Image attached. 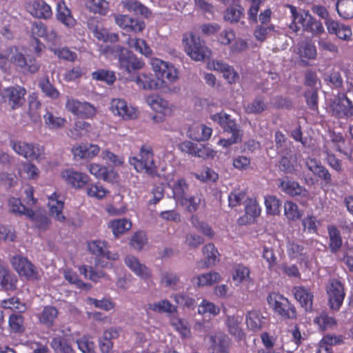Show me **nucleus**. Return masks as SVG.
I'll use <instances>...</instances> for the list:
<instances>
[{"label":"nucleus","instance_id":"obj_1","mask_svg":"<svg viewBox=\"0 0 353 353\" xmlns=\"http://www.w3.org/2000/svg\"><path fill=\"white\" fill-rule=\"evenodd\" d=\"M11 65L24 74H34L41 67L39 62L34 57H26L14 46L0 49V68L3 72H7Z\"/></svg>","mask_w":353,"mask_h":353},{"label":"nucleus","instance_id":"obj_2","mask_svg":"<svg viewBox=\"0 0 353 353\" xmlns=\"http://www.w3.org/2000/svg\"><path fill=\"white\" fill-rule=\"evenodd\" d=\"M129 163L139 173L146 174L152 177L158 175L153 149L150 145H142L138 156L130 157Z\"/></svg>","mask_w":353,"mask_h":353},{"label":"nucleus","instance_id":"obj_3","mask_svg":"<svg viewBox=\"0 0 353 353\" xmlns=\"http://www.w3.org/2000/svg\"><path fill=\"white\" fill-rule=\"evenodd\" d=\"M268 305L273 312L284 319H295L297 312L289 299L278 292H271L267 297Z\"/></svg>","mask_w":353,"mask_h":353},{"label":"nucleus","instance_id":"obj_4","mask_svg":"<svg viewBox=\"0 0 353 353\" xmlns=\"http://www.w3.org/2000/svg\"><path fill=\"white\" fill-rule=\"evenodd\" d=\"M288 7L293 18L290 28H293L294 26V31H298L301 26L304 30L312 32L313 34H320L324 32L321 21L314 19L311 15L305 14L303 16L299 13L294 6L288 5Z\"/></svg>","mask_w":353,"mask_h":353},{"label":"nucleus","instance_id":"obj_5","mask_svg":"<svg viewBox=\"0 0 353 353\" xmlns=\"http://www.w3.org/2000/svg\"><path fill=\"white\" fill-rule=\"evenodd\" d=\"M112 53L118 59L119 65L128 73L142 69L145 66L144 61L138 58L131 50L116 46L112 50Z\"/></svg>","mask_w":353,"mask_h":353},{"label":"nucleus","instance_id":"obj_6","mask_svg":"<svg viewBox=\"0 0 353 353\" xmlns=\"http://www.w3.org/2000/svg\"><path fill=\"white\" fill-rule=\"evenodd\" d=\"M183 41L185 43L187 54L192 59L203 61L210 57L211 51L205 46V42L192 32H190L188 36L185 35Z\"/></svg>","mask_w":353,"mask_h":353},{"label":"nucleus","instance_id":"obj_7","mask_svg":"<svg viewBox=\"0 0 353 353\" xmlns=\"http://www.w3.org/2000/svg\"><path fill=\"white\" fill-rule=\"evenodd\" d=\"M150 65L157 80L174 83L179 79L178 70L169 62L154 57L150 59Z\"/></svg>","mask_w":353,"mask_h":353},{"label":"nucleus","instance_id":"obj_8","mask_svg":"<svg viewBox=\"0 0 353 353\" xmlns=\"http://www.w3.org/2000/svg\"><path fill=\"white\" fill-rule=\"evenodd\" d=\"M326 292L330 308L339 311L345 297L344 284L337 279H330L326 287Z\"/></svg>","mask_w":353,"mask_h":353},{"label":"nucleus","instance_id":"obj_9","mask_svg":"<svg viewBox=\"0 0 353 353\" xmlns=\"http://www.w3.org/2000/svg\"><path fill=\"white\" fill-rule=\"evenodd\" d=\"M12 148L16 153L27 159L40 160L44 157V148L39 144L18 141L12 142Z\"/></svg>","mask_w":353,"mask_h":353},{"label":"nucleus","instance_id":"obj_10","mask_svg":"<svg viewBox=\"0 0 353 353\" xmlns=\"http://www.w3.org/2000/svg\"><path fill=\"white\" fill-rule=\"evenodd\" d=\"M11 263L20 276L26 277L28 280L37 281L40 279L39 271L28 258L17 255L12 258Z\"/></svg>","mask_w":353,"mask_h":353},{"label":"nucleus","instance_id":"obj_11","mask_svg":"<svg viewBox=\"0 0 353 353\" xmlns=\"http://www.w3.org/2000/svg\"><path fill=\"white\" fill-rule=\"evenodd\" d=\"M65 109L74 115L83 119H90L96 114L94 105L86 101H80L69 98L65 103Z\"/></svg>","mask_w":353,"mask_h":353},{"label":"nucleus","instance_id":"obj_12","mask_svg":"<svg viewBox=\"0 0 353 353\" xmlns=\"http://www.w3.org/2000/svg\"><path fill=\"white\" fill-rule=\"evenodd\" d=\"M26 94V90L23 87L16 85L5 88L1 92V97L4 102L15 110L24 103Z\"/></svg>","mask_w":353,"mask_h":353},{"label":"nucleus","instance_id":"obj_13","mask_svg":"<svg viewBox=\"0 0 353 353\" xmlns=\"http://www.w3.org/2000/svg\"><path fill=\"white\" fill-rule=\"evenodd\" d=\"M278 186L285 194L292 196L307 198L309 195L306 188L301 185L297 181L291 180L288 176L278 179Z\"/></svg>","mask_w":353,"mask_h":353},{"label":"nucleus","instance_id":"obj_14","mask_svg":"<svg viewBox=\"0 0 353 353\" xmlns=\"http://www.w3.org/2000/svg\"><path fill=\"white\" fill-rule=\"evenodd\" d=\"M61 176L67 185L75 189L83 188L90 180L88 174L76 171L74 169L63 170Z\"/></svg>","mask_w":353,"mask_h":353},{"label":"nucleus","instance_id":"obj_15","mask_svg":"<svg viewBox=\"0 0 353 353\" xmlns=\"http://www.w3.org/2000/svg\"><path fill=\"white\" fill-rule=\"evenodd\" d=\"M111 110L124 120L134 119L137 116V110L128 105L126 101L121 99H113L111 101Z\"/></svg>","mask_w":353,"mask_h":353},{"label":"nucleus","instance_id":"obj_16","mask_svg":"<svg viewBox=\"0 0 353 353\" xmlns=\"http://www.w3.org/2000/svg\"><path fill=\"white\" fill-rule=\"evenodd\" d=\"M294 299L306 312H312L314 295L311 290L303 285L294 286L292 288Z\"/></svg>","mask_w":353,"mask_h":353},{"label":"nucleus","instance_id":"obj_17","mask_svg":"<svg viewBox=\"0 0 353 353\" xmlns=\"http://www.w3.org/2000/svg\"><path fill=\"white\" fill-rule=\"evenodd\" d=\"M305 165L314 175L321 179L325 185H330L332 184L331 174L320 161L308 157L306 159Z\"/></svg>","mask_w":353,"mask_h":353},{"label":"nucleus","instance_id":"obj_18","mask_svg":"<svg viewBox=\"0 0 353 353\" xmlns=\"http://www.w3.org/2000/svg\"><path fill=\"white\" fill-rule=\"evenodd\" d=\"M48 207L49 208L50 214L57 221L60 222L65 221V216L63 214L64 201L60 194L54 192L48 196Z\"/></svg>","mask_w":353,"mask_h":353},{"label":"nucleus","instance_id":"obj_19","mask_svg":"<svg viewBox=\"0 0 353 353\" xmlns=\"http://www.w3.org/2000/svg\"><path fill=\"white\" fill-rule=\"evenodd\" d=\"M28 12L34 17L50 19L52 15L51 7L43 0H34L27 6Z\"/></svg>","mask_w":353,"mask_h":353},{"label":"nucleus","instance_id":"obj_20","mask_svg":"<svg viewBox=\"0 0 353 353\" xmlns=\"http://www.w3.org/2000/svg\"><path fill=\"white\" fill-rule=\"evenodd\" d=\"M116 23L126 32H140L145 28V23L128 15L120 14L115 18Z\"/></svg>","mask_w":353,"mask_h":353},{"label":"nucleus","instance_id":"obj_21","mask_svg":"<svg viewBox=\"0 0 353 353\" xmlns=\"http://www.w3.org/2000/svg\"><path fill=\"white\" fill-rule=\"evenodd\" d=\"M326 26L330 34H335L339 39L349 41L352 39V29L350 26L333 20H327Z\"/></svg>","mask_w":353,"mask_h":353},{"label":"nucleus","instance_id":"obj_22","mask_svg":"<svg viewBox=\"0 0 353 353\" xmlns=\"http://www.w3.org/2000/svg\"><path fill=\"white\" fill-rule=\"evenodd\" d=\"M212 119L217 121L225 132L231 134H242L235 121L231 119L230 115L225 112H219L212 116Z\"/></svg>","mask_w":353,"mask_h":353},{"label":"nucleus","instance_id":"obj_23","mask_svg":"<svg viewBox=\"0 0 353 353\" xmlns=\"http://www.w3.org/2000/svg\"><path fill=\"white\" fill-rule=\"evenodd\" d=\"M56 16L59 21L68 28H74L76 25V20L72 15L71 10L63 0L57 3Z\"/></svg>","mask_w":353,"mask_h":353},{"label":"nucleus","instance_id":"obj_24","mask_svg":"<svg viewBox=\"0 0 353 353\" xmlns=\"http://www.w3.org/2000/svg\"><path fill=\"white\" fill-rule=\"evenodd\" d=\"M121 330L120 327H111L103 332L99 343L100 350L103 353H109L112 350L113 342L112 340L119 336Z\"/></svg>","mask_w":353,"mask_h":353},{"label":"nucleus","instance_id":"obj_25","mask_svg":"<svg viewBox=\"0 0 353 353\" xmlns=\"http://www.w3.org/2000/svg\"><path fill=\"white\" fill-rule=\"evenodd\" d=\"M88 168L90 173L97 179L103 180L105 181H112L117 176V174L113 170H110L108 167L98 163H90L88 166Z\"/></svg>","mask_w":353,"mask_h":353},{"label":"nucleus","instance_id":"obj_26","mask_svg":"<svg viewBox=\"0 0 353 353\" xmlns=\"http://www.w3.org/2000/svg\"><path fill=\"white\" fill-rule=\"evenodd\" d=\"M134 81L139 88L145 90H153L159 88L158 80L150 72L138 74L134 78Z\"/></svg>","mask_w":353,"mask_h":353},{"label":"nucleus","instance_id":"obj_27","mask_svg":"<svg viewBox=\"0 0 353 353\" xmlns=\"http://www.w3.org/2000/svg\"><path fill=\"white\" fill-rule=\"evenodd\" d=\"M333 112L338 118H349L353 115V104L346 97L339 99L333 106Z\"/></svg>","mask_w":353,"mask_h":353},{"label":"nucleus","instance_id":"obj_28","mask_svg":"<svg viewBox=\"0 0 353 353\" xmlns=\"http://www.w3.org/2000/svg\"><path fill=\"white\" fill-rule=\"evenodd\" d=\"M126 265L138 276L143 279H149L151 276L150 270L134 256H128L125 259Z\"/></svg>","mask_w":353,"mask_h":353},{"label":"nucleus","instance_id":"obj_29","mask_svg":"<svg viewBox=\"0 0 353 353\" xmlns=\"http://www.w3.org/2000/svg\"><path fill=\"white\" fill-rule=\"evenodd\" d=\"M88 248L92 254L98 256H104L112 260H116L119 257L117 254H110V252L108 250L107 243L105 241L96 240L88 242Z\"/></svg>","mask_w":353,"mask_h":353},{"label":"nucleus","instance_id":"obj_30","mask_svg":"<svg viewBox=\"0 0 353 353\" xmlns=\"http://www.w3.org/2000/svg\"><path fill=\"white\" fill-rule=\"evenodd\" d=\"M245 212L246 216H241L238 219L239 225H245L248 223V216L254 219L260 215L261 208L256 198H248L245 200Z\"/></svg>","mask_w":353,"mask_h":353},{"label":"nucleus","instance_id":"obj_31","mask_svg":"<svg viewBox=\"0 0 353 353\" xmlns=\"http://www.w3.org/2000/svg\"><path fill=\"white\" fill-rule=\"evenodd\" d=\"M50 346L55 353H75L72 347L70 339L66 335L53 337L50 342Z\"/></svg>","mask_w":353,"mask_h":353},{"label":"nucleus","instance_id":"obj_32","mask_svg":"<svg viewBox=\"0 0 353 353\" xmlns=\"http://www.w3.org/2000/svg\"><path fill=\"white\" fill-rule=\"evenodd\" d=\"M146 101L151 108L157 112L163 113V115H166L171 111L169 102L158 94L148 96Z\"/></svg>","mask_w":353,"mask_h":353},{"label":"nucleus","instance_id":"obj_33","mask_svg":"<svg viewBox=\"0 0 353 353\" xmlns=\"http://www.w3.org/2000/svg\"><path fill=\"white\" fill-rule=\"evenodd\" d=\"M212 65L215 70L223 73V77L230 84L235 83L239 79V74L234 69L222 61H213Z\"/></svg>","mask_w":353,"mask_h":353},{"label":"nucleus","instance_id":"obj_34","mask_svg":"<svg viewBox=\"0 0 353 353\" xmlns=\"http://www.w3.org/2000/svg\"><path fill=\"white\" fill-rule=\"evenodd\" d=\"M221 280V276L216 272L200 274L192 279L191 281L197 287L211 286Z\"/></svg>","mask_w":353,"mask_h":353},{"label":"nucleus","instance_id":"obj_35","mask_svg":"<svg viewBox=\"0 0 353 353\" xmlns=\"http://www.w3.org/2000/svg\"><path fill=\"white\" fill-rule=\"evenodd\" d=\"M10 210L16 214L26 215L32 220L36 219V214L34 211L27 208L22 204L21 200L18 198L12 197L8 201Z\"/></svg>","mask_w":353,"mask_h":353},{"label":"nucleus","instance_id":"obj_36","mask_svg":"<svg viewBox=\"0 0 353 353\" xmlns=\"http://www.w3.org/2000/svg\"><path fill=\"white\" fill-rule=\"evenodd\" d=\"M314 323L319 327L321 331L325 332L333 329L337 325V320L328 314L325 311H322L314 319Z\"/></svg>","mask_w":353,"mask_h":353},{"label":"nucleus","instance_id":"obj_37","mask_svg":"<svg viewBox=\"0 0 353 353\" xmlns=\"http://www.w3.org/2000/svg\"><path fill=\"white\" fill-rule=\"evenodd\" d=\"M17 279L2 264L0 265V286L6 291H14L17 288Z\"/></svg>","mask_w":353,"mask_h":353},{"label":"nucleus","instance_id":"obj_38","mask_svg":"<svg viewBox=\"0 0 353 353\" xmlns=\"http://www.w3.org/2000/svg\"><path fill=\"white\" fill-rule=\"evenodd\" d=\"M212 128L205 125L191 127L188 131L190 139L197 141H204L208 140L212 135Z\"/></svg>","mask_w":353,"mask_h":353},{"label":"nucleus","instance_id":"obj_39","mask_svg":"<svg viewBox=\"0 0 353 353\" xmlns=\"http://www.w3.org/2000/svg\"><path fill=\"white\" fill-rule=\"evenodd\" d=\"M126 44L130 48L134 49L145 57H150L152 54V49L144 39L129 37Z\"/></svg>","mask_w":353,"mask_h":353},{"label":"nucleus","instance_id":"obj_40","mask_svg":"<svg viewBox=\"0 0 353 353\" xmlns=\"http://www.w3.org/2000/svg\"><path fill=\"white\" fill-rule=\"evenodd\" d=\"M329 248L330 251L336 253L341 248L343 239L340 230L335 225H328Z\"/></svg>","mask_w":353,"mask_h":353},{"label":"nucleus","instance_id":"obj_41","mask_svg":"<svg viewBox=\"0 0 353 353\" xmlns=\"http://www.w3.org/2000/svg\"><path fill=\"white\" fill-rule=\"evenodd\" d=\"M245 17V10L241 5L231 6L227 8L224 12L223 17L230 23H236L241 21Z\"/></svg>","mask_w":353,"mask_h":353},{"label":"nucleus","instance_id":"obj_42","mask_svg":"<svg viewBox=\"0 0 353 353\" xmlns=\"http://www.w3.org/2000/svg\"><path fill=\"white\" fill-rule=\"evenodd\" d=\"M121 3L127 10L135 14H140L145 18L151 15L150 10L137 0H122Z\"/></svg>","mask_w":353,"mask_h":353},{"label":"nucleus","instance_id":"obj_43","mask_svg":"<svg viewBox=\"0 0 353 353\" xmlns=\"http://www.w3.org/2000/svg\"><path fill=\"white\" fill-rule=\"evenodd\" d=\"M59 315V311L57 307L51 305L45 306L39 315V321L48 327L54 325L55 320Z\"/></svg>","mask_w":353,"mask_h":353},{"label":"nucleus","instance_id":"obj_44","mask_svg":"<svg viewBox=\"0 0 353 353\" xmlns=\"http://www.w3.org/2000/svg\"><path fill=\"white\" fill-rule=\"evenodd\" d=\"M146 310H152L157 313H166L173 314L177 311L176 307L172 304V303L167 300H161L153 303L147 305Z\"/></svg>","mask_w":353,"mask_h":353},{"label":"nucleus","instance_id":"obj_45","mask_svg":"<svg viewBox=\"0 0 353 353\" xmlns=\"http://www.w3.org/2000/svg\"><path fill=\"white\" fill-rule=\"evenodd\" d=\"M298 54L301 59H315L317 55L316 46L310 40L302 41L299 44Z\"/></svg>","mask_w":353,"mask_h":353},{"label":"nucleus","instance_id":"obj_46","mask_svg":"<svg viewBox=\"0 0 353 353\" xmlns=\"http://www.w3.org/2000/svg\"><path fill=\"white\" fill-rule=\"evenodd\" d=\"M86 8L94 14L105 15L109 10V3L105 0H85Z\"/></svg>","mask_w":353,"mask_h":353},{"label":"nucleus","instance_id":"obj_47","mask_svg":"<svg viewBox=\"0 0 353 353\" xmlns=\"http://www.w3.org/2000/svg\"><path fill=\"white\" fill-rule=\"evenodd\" d=\"M45 124L50 130H57L63 128L67 121L65 118L56 116L53 112L47 111L43 115Z\"/></svg>","mask_w":353,"mask_h":353},{"label":"nucleus","instance_id":"obj_48","mask_svg":"<svg viewBox=\"0 0 353 353\" xmlns=\"http://www.w3.org/2000/svg\"><path fill=\"white\" fill-rule=\"evenodd\" d=\"M263 319V317L260 312L256 310L248 312L246 315L247 326L254 332L259 331L262 327Z\"/></svg>","mask_w":353,"mask_h":353},{"label":"nucleus","instance_id":"obj_49","mask_svg":"<svg viewBox=\"0 0 353 353\" xmlns=\"http://www.w3.org/2000/svg\"><path fill=\"white\" fill-rule=\"evenodd\" d=\"M109 227L116 237L129 230L132 227V223L127 219H118L111 221Z\"/></svg>","mask_w":353,"mask_h":353},{"label":"nucleus","instance_id":"obj_50","mask_svg":"<svg viewBox=\"0 0 353 353\" xmlns=\"http://www.w3.org/2000/svg\"><path fill=\"white\" fill-rule=\"evenodd\" d=\"M212 339L213 353H229L231 343L228 336H214L212 337Z\"/></svg>","mask_w":353,"mask_h":353},{"label":"nucleus","instance_id":"obj_51","mask_svg":"<svg viewBox=\"0 0 353 353\" xmlns=\"http://www.w3.org/2000/svg\"><path fill=\"white\" fill-rule=\"evenodd\" d=\"M336 7L338 14L342 18H353V0H338Z\"/></svg>","mask_w":353,"mask_h":353},{"label":"nucleus","instance_id":"obj_52","mask_svg":"<svg viewBox=\"0 0 353 353\" xmlns=\"http://www.w3.org/2000/svg\"><path fill=\"white\" fill-rule=\"evenodd\" d=\"M39 86L45 95L52 99L59 97L60 92L50 83L48 77L41 78L39 82Z\"/></svg>","mask_w":353,"mask_h":353},{"label":"nucleus","instance_id":"obj_53","mask_svg":"<svg viewBox=\"0 0 353 353\" xmlns=\"http://www.w3.org/2000/svg\"><path fill=\"white\" fill-rule=\"evenodd\" d=\"M91 76L92 79L105 82L108 85H112L116 81L114 72L105 69H99L92 72Z\"/></svg>","mask_w":353,"mask_h":353},{"label":"nucleus","instance_id":"obj_54","mask_svg":"<svg viewBox=\"0 0 353 353\" xmlns=\"http://www.w3.org/2000/svg\"><path fill=\"white\" fill-rule=\"evenodd\" d=\"M264 202L267 214L271 215L280 214L281 201L276 196L268 195L265 196Z\"/></svg>","mask_w":353,"mask_h":353},{"label":"nucleus","instance_id":"obj_55","mask_svg":"<svg viewBox=\"0 0 353 353\" xmlns=\"http://www.w3.org/2000/svg\"><path fill=\"white\" fill-rule=\"evenodd\" d=\"M203 253L205 256V264L206 267L214 265L215 263L219 261L218 250L215 248L214 244L212 243H208L205 245L203 248Z\"/></svg>","mask_w":353,"mask_h":353},{"label":"nucleus","instance_id":"obj_56","mask_svg":"<svg viewBox=\"0 0 353 353\" xmlns=\"http://www.w3.org/2000/svg\"><path fill=\"white\" fill-rule=\"evenodd\" d=\"M284 215L289 221H296L301 218L302 212L295 203L287 201L284 203Z\"/></svg>","mask_w":353,"mask_h":353},{"label":"nucleus","instance_id":"obj_57","mask_svg":"<svg viewBox=\"0 0 353 353\" xmlns=\"http://www.w3.org/2000/svg\"><path fill=\"white\" fill-rule=\"evenodd\" d=\"M188 185L184 179L176 181L172 187L173 197L177 203H179L186 196Z\"/></svg>","mask_w":353,"mask_h":353},{"label":"nucleus","instance_id":"obj_58","mask_svg":"<svg viewBox=\"0 0 353 353\" xmlns=\"http://www.w3.org/2000/svg\"><path fill=\"white\" fill-rule=\"evenodd\" d=\"M28 116L31 121L34 123H37L41 120L39 110L41 109V104L36 97H31L28 101Z\"/></svg>","mask_w":353,"mask_h":353},{"label":"nucleus","instance_id":"obj_59","mask_svg":"<svg viewBox=\"0 0 353 353\" xmlns=\"http://www.w3.org/2000/svg\"><path fill=\"white\" fill-rule=\"evenodd\" d=\"M192 225L203 235L212 238L214 235V231L211 227L205 222L201 221L196 215H192L191 217Z\"/></svg>","mask_w":353,"mask_h":353},{"label":"nucleus","instance_id":"obj_60","mask_svg":"<svg viewBox=\"0 0 353 353\" xmlns=\"http://www.w3.org/2000/svg\"><path fill=\"white\" fill-rule=\"evenodd\" d=\"M91 125L89 123L84 121H77L74 123V127L69 130L68 136L74 139H77L83 135V131L89 132Z\"/></svg>","mask_w":353,"mask_h":353},{"label":"nucleus","instance_id":"obj_61","mask_svg":"<svg viewBox=\"0 0 353 353\" xmlns=\"http://www.w3.org/2000/svg\"><path fill=\"white\" fill-rule=\"evenodd\" d=\"M65 279L71 284L74 285L77 288L89 290L91 285L81 281L78 274L72 270H67L64 272Z\"/></svg>","mask_w":353,"mask_h":353},{"label":"nucleus","instance_id":"obj_62","mask_svg":"<svg viewBox=\"0 0 353 353\" xmlns=\"http://www.w3.org/2000/svg\"><path fill=\"white\" fill-rule=\"evenodd\" d=\"M52 51L54 55L62 60L73 63L77 59V53L70 50L67 47L54 48L52 49Z\"/></svg>","mask_w":353,"mask_h":353},{"label":"nucleus","instance_id":"obj_63","mask_svg":"<svg viewBox=\"0 0 353 353\" xmlns=\"http://www.w3.org/2000/svg\"><path fill=\"white\" fill-rule=\"evenodd\" d=\"M274 30V26L272 24L257 25L254 30V36L255 39L261 42L266 40L268 35Z\"/></svg>","mask_w":353,"mask_h":353},{"label":"nucleus","instance_id":"obj_64","mask_svg":"<svg viewBox=\"0 0 353 353\" xmlns=\"http://www.w3.org/2000/svg\"><path fill=\"white\" fill-rule=\"evenodd\" d=\"M250 269L243 265V264H238L234 268V271L232 274V279L235 281L242 283L250 279Z\"/></svg>","mask_w":353,"mask_h":353}]
</instances>
